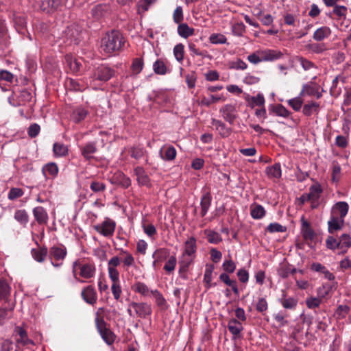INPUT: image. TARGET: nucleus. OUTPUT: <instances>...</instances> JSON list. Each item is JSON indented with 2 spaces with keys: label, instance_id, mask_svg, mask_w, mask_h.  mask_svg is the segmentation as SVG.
I'll use <instances>...</instances> for the list:
<instances>
[{
  "label": "nucleus",
  "instance_id": "1",
  "mask_svg": "<svg viewBox=\"0 0 351 351\" xmlns=\"http://www.w3.org/2000/svg\"><path fill=\"white\" fill-rule=\"evenodd\" d=\"M125 45V38L118 30L108 32L101 40V48L108 54L119 52Z\"/></svg>",
  "mask_w": 351,
  "mask_h": 351
},
{
  "label": "nucleus",
  "instance_id": "2",
  "mask_svg": "<svg viewBox=\"0 0 351 351\" xmlns=\"http://www.w3.org/2000/svg\"><path fill=\"white\" fill-rule=\"evenodd\" d=\"M73 273L76 279L84 282L85 280L94 276L95 267L93 263H87L84 260H77L73 263Z\"/></svg>",
  "mask_w": 351,
  "mask_h": 351
},
{
  "label": "nucleus",
  "instance_id": "3",
  "mask_svg": "<svg viewBox=\"0 0 351 351\" xmlns=\"http://www.w3.org/2000/svg\"><path fill=\"white\" fill-rule=\"evenodd\" d=\"M283 53L280 51L274 49L258 50L249 55L247 60L252 64H257L261 62L274 61L282 58Z\"/></svg>",
  "mask_w": 351,
  "mask_h": 351
},
{
  "label": "nucleus",
  "instance_id": "4",
  "mask_svg": "<svg viewBox=\"0 0 351 351\" xmlns=\"http://www.w3.org/2000/svg\"><path fill=\"white\" fill-rule=\"evenodd\" d=\"M326 245L328 249H338L341 253H346L351 247V237L348 234H342L338 239L328 236L326 239Z\"/></svg>",
  "mask_w": 351,
  "mask_h": 351
},
{
  "label": "nucleus",
  "instance_id": "5",
  "mask_svg": "<svg viewBox=\"0 0 351 351\" xmlns=\"http://www.w3.org/2000/svg\"><path fill=\"white\" fill-rule=\"evenodd\" d=\"M67 254L66 247L62 244H58L50 247L49 251V257L51 264L55 267H59L62 265L63 261Z\"/></svg>",
  "mask_w": 351,
  "mask_h": 351
},
{
  "label": "nucleus",
  "instance_id": "6",
  "mask_svg": "<svg viewBox=\"0 0 351 351\" xmlns=\"http://www.w3.org/2000/svg\"><path fill=\"white\" fill-rule=\"evenodd\" d=\"M32 98V93L24 88L18 93H13V94L8 97V102L13 106H24L27 102H29Z\"/></svg>",
  "mask_w": 351,
  "mask_h": 351
},
{
  "label": "nucleus",
  "instance_id": "7",
  "mask_svg": "<svg viewBox=\"0 0 351 351\" xmlns=\"http://www.w3.org/2000/svg\"><path fill=\"white\" fill-rule=\"evenodd\" d=\"M115 228V221L108 217H106L102 223L93 226L94 230L105 237H112L114 234Z\"/></svg>",
  "mask_w": 351,
  "mask_h": 351
},
{
  "label": "nucleus",
  "instance_id": "8",
  "mask_svg": "<svg viewBox=\"0 0 351 351\" xmlns=\"http://www.w3.org/2000/svg\"><path fill=\"white\" fill-rule=\"evenodd\" d=\"M96 326L102 339L108 344H112L114 341V335L106 327V322L103 318L95 319Z\"/></svg>",
  "mask_w": 351,
  "mask_h": 351
},
{
  "label": "nucleus",
  "instance_id": "9",
  "mask_svg": "<svg viewBox=\"0 0 351 351\" xmlns=\"http://www.w3.org/2000/svg\"><path fill=\"white\" fill-rule=\"evenodd\" d=\"M114 75V71L106 65H101L96 68L92 75L93 80L101 82L108 81Z\"/></svg>",
  "mask_w": 351,
  "mask_h": 351
},
{
  "label": "nucleus",
  "instance_id": "10",
  "mask_svg": "<svg viewBox=\"0 0 351 351\" xmlns=\"http://www.w3.org/2000/svg\"><path fill=\"white\" fill-rule=\"evenodd\" d=\"M319 86L314 82H308L302 86L301 92L300 93V96L308 95L314 96L317 99H319L322 97V92H319Z\"/></svg>",
  "mask_w": 351,
  "mask_h": 351
},
{
  "label": "nucleus",
  "instance_id": "11",
  "mask_svg": "<svg viewBox=\"0 0 351 351\" xmlns=\"http://www.w3.org/2000/svg\"><path fill=\"white\" fill-rule=\"evenodd\" d=\"M80 149L82 156L86 161H90L92 159H93V154L97 152L95 142H88L84 145L80 146Z\"/></svg>",
  "mask_w": 351,
  "mask_h": 351
},
{
  "label": "nucleus",
  "instance_id": "12",
  "mask_svg": "<svg viewBox=\"0 0 351 351\" xmlns=\"http://www.w3.org/2000/svg\"><path fill=\"white\" fill-rule=\"evenodd\" d=\"M348 209L349 206L347 202H339L332 206L330 215L344 220L345 217L348 214Z\"/></svg>",
  "mask_w": 351,
  "mask_h": 351
},
{
  "label": "nucleus",
  "instance_id": "13",
  "mask_svg": "<svg viewBox=\"0 0 351 351\" xmlns=\"http://www.w3.org/2000/svg\"><path fill=\"white\" fill-rule=\"evenodd\" d=\"M220 112L222 113L223 119L230 124L232 125L235 119L237 118V110L234 106L227 104L220 109Z\"/></svg>",
  "mask_w": 351,
  "mask_h": 351
},
{
  "label": "nucleus",
  "instance_id": "14",
  "mask_svg": "<svg viewBox=\"0 0 351 351\" xmlns=\"http://www.w3.org/2000/svg\"><path fill=\"white\" fill-rule=\"evenodd\" d=\"M195 258L182 254L179 261V274L182 278L186 277V273L190 266L193 264Z\"/></svg>",
  "mask_w": 351,
  "mask_h": 351
},
{
  "label": "nucleus",
  "instance_id": "15",
  "mask_svg": "<svg viewBox=\"0 0 351 351\" xmlns=\"http://www.w3.org/2000/svg\"><path fill=\"white\" fill-rule=\"evenodd\" d=\"M32 213L35 220L39 225H46L49 220V215L45 208L43 206H36Z\"/></svg>",
  "mask_w": 351,
  "mask_h": 351
},
{
  "label": "nucleus",
  "instance_id": "16",
  "mask_svg": "<svg viewBox=\"0 0 351 351\" xmlns=\"http://www.w3.org/2000/svg\"><path fill=\"white\" fill-rule=\"evenodd\" d=\"M59 172V168L56 162H50L45 164L42 168V173L46 179L55 178Z\"/></svg>",
  "mask_w": 351,
  "mask_h": 351
},
{
  "label": "nucleus",
  "instance_id": "17",
  "mask_svg": "<svg viewBox=\"0 0 351 351\" xmlns=\"http://www.w3.org/2000/svg\"><path fill=\"white\" fill-rule=\"evenodd\" d=\"M88 114V110L86 108L77 106L71 114V120L75 123H80L86 119Z\"/></svg>",
  "mask_w": 351,
  "mask_h": 351
},
{
  "label": "nucleus",
  "instance_id": "18",
  "mask_svg": "<svg viewBox=\"0 0 351 351\" xmlns=\"http://www.w3.org/2000/svg\"><path fill=\"white\" fill-rule=\"evenodd\" d=\"M197 249L196 239L193 237H191L184 242V249L182 254L195 258Z\"/></svg>",
  "mask_w": 351,
  "mask_h": 351
},
{
  "label": "nucleus",
  "instance_id": "19",
  "mask_svg": "<svg viewBox=\"0 0 351 351\" xmlns=\"http://www.w3.org/2000/svg\"><path fill=\"white\" fill-rule=\"evenodd\" d=\"M134 172L137 177V182L139 185L146 186L147 187L151 186L150 179L143 167H136L134 169Z\"/></svg>",
  "mask_w": 351,
  "mask_h": 351
},
{
  "label": "nucleus",
  "instance_id": "20",
  "mask_svg": "<svg viewBox=\"0 0 351 351\" xmlns=\"http://www.w3.org/2000/svg\"><path fill=\"white\" fill-rule=\"evenodd\" d=\"M159 154L162 159L171 161L176 158L177 152L172 145H164L160 148Z\"/></svg>",
  "mask_w": 351,
  "mask_h": 351
},
{
  "label": "nucleus",
  "instance_id": "21",
  "mask_svg": "<svg viewBox=\"0 0 351 351\" xmlns=\"http://www.w3.org/2000/svg\"><path fill=\"white\" fill-rule=\"evenodd\" d=\"M110 9L108 4H99L95 6L92 10L91 14L94 19L99 20L102 17L110 13Z\"/></svg>",
  "mask_w": 351,
  "mask_h": 351
},
{
  "label": "nucleus",
  "instance_id": "22",
  "mask_svg": "<svg viewBox=\"0 0 351 351\" xmlns=\"http://www.w3.org/2000/svg\"><path fill=\"white\" fill-rule=\"evenodd\" d=\"M132 306L134 309L136 313L141 317H145L151 315L152 308L146 303H132Z\"/></svg>",
  "mask_w": 351,
  "mask_h": 351
},
{
  "label": "nucleus",
  "instance_id": "23",
  "mask_svg": "<svg viewBox=\"0 0 351 351\" xmlns=\"http://www.w3.org/2000/svg\"><path fill=\"white\" fill-rule=\"evenodd\" d=\"M344 225V220L330 215L328 221V230L329 233L334 234L335 232L342 229Z\"/></svg>",
  "mask_w": 351,
  "mask_h": 351
},
{
  "label": "nucleus",
  "instance_id": "24",
  "mask_svg": "<svg viewBox=\"0 0 351 351\" xmlns=\"http://www.w3.org/2000/svg\"><path fill=\"white\" fill-rule=\"evenodd\" d=\"M269 112L284 118H287L291 114V112L282 104L270 105Z\"/></svg>",
  "mask_w": 351,
  "mask_h": 351
},
{
  "label": "nucleus",
  "instance_id": "25",
  "mask_svg": "<svg viewBox=\"0 0 351 351\" xmlns=\"http://www.w3.org/2000/svg\"><path fill=\"white\" fill-rule=\"evenodd\" d=\"M153 70L157 75H164L171 72L166 62L162 59H157L153 64Z\"/></svg>",
  "mask_w": 351,
  "mask_h": 351
},
{
  "label": "nucleus",
  "instance_id": "26",
  "mask_svg": "<svg viewBox=\"0 0 351 351\" xmlns=\"http://www.w3.org/2000/svg\"><path fill=\"white\" fill-rule=\"evenodd\" d=\"M302 234L306 241H313L315 238V232L310 223L304 218L302 219Z\"/></svg>",
  "mask_w": 351,
  "mask_h": 351
},
{
  "label": "nucleus",
  "instance_id": "27",
  "mask_svg": "<svg viewBox=\"0 0 351 351\" xmlns=\"http://www.w3.org/2000/svg\"><path fill=\"white\" fill-rule=\"evenodd\" d=\"M83 299L88 304H94L97 300V293L93 287H86L82 291Z\"/></svg>",
  "mask_w": 351,
  "mask_h": 351
},
{
  "label": "nucleus",
  "instance_id": "28",
  "mask_svg": "<svg viewBox=\"0 0 351 351\" xmlns=\"http://www.w3.org/2000/svg\"><path fill=\"white\" fill-rule=\"evenodd\" d=\"M212 197L210 192H206L203 194L201 197V215L204 217L209 210L211 205Z\"/></svg>",
  "mask_w": 351,
  "mask_h": 351
},
{
  "label": "nucleus",
  "instance_id": "29",
  "mask_svg": "<svg viewBox=\"0 0 351 351\" xmlns=\"http://www.w3.org/2000/svg\"><path fill=\"white\" fill-rule=\"evenodd\" d=\"M331 34V29L327 26H322L314 32L313 38L316 41H322L328 38Z\"/></svg>",
  "mask_w": 351,
  "mask_h": 351
},
{
  "label": "nucleus",
  "instance_id": "30",
  "mask_svg": "<svg viewBox=\"0 0 351 351\" xmlns=\"http://www.w3.org/2000/svg\"><path fill=\"white\" fill-rule=\"evenodd\" d=\"M265 173L270 179H278L281 177V166L280 163H275L274 165L267 167L265 169Z\"/></svg>",
  "mask_w": 351,
  "mask_h": 351
},
{
  "label": "nucleus",
  "instance_id": "31",
  "mask_svg": "<svg viewBox=\"0 0 351 351\" xmlns=\"http://www.w3.org/2000/svg\"><path fill=\"white\" fill-rule=\"evenodd\" d=\"M31 254L34 258L35 261L39 263L43 262L48 254V250L47 247H39L37 249H32L31 250Z\"/></svg>",
  "mask_w": 351,
  "mask_h": 351
},
{
  "label": "nucleus",
  "instance_id": "32",
  "mask_svg": "<svg viewBox=\"0 0 351 351\" xmlns=\"http://www.w3.org/2000/svg\"><path fill=\"white\" fill-rule=\"evenodd\" d=\"M266 210L262 205L254 204L250 206V215L254 219H261L265 216Z\"/></svg>",
  "mask_w": 351,
  "mask_h": 351
},
{
  "label": "nucleus",
  "instance_id": "33",
  "mask_svg": "<svg viewBox=\"0 0 351 351\" xmlns=\"http://www.w3.org/2000/svg\"><path fill=\"white\" fill-rule=\"evenodd\" d=\"M319 104L315 101H311L304 105L302 113L307 117L311 116L313 113L318 114L319 111Z\"/></svg>",
  "mask_w": 351,
  "mask_h": 351
},
{
  "label": "nucleus",
  "instance_id": "34",
  "mask_svg": "<svg viewBox=\"0 0 351 351\" xmlns=\"http://www.w3.org/2000/svg\"><path fill=\"white\" fill-rule=\"evenodd\" d=\"M169 255V252L167 249L160 248L156 250L152 255L153 258L154 259L153 262V265L154 267L159 265L160 263L167 258Z\"/></svg>",
  "mask_w": 351,
  "mask_h": 351
},
{
  "label": "nucleus",
  "instance_id": "35",
  "mask_svg": "<svg viewBox=\"0 0 351 351\" xmlns=\"http://www.w3.org/2000/svg\"><path fill=\"white\" fill-rule=\"evenodd\" d=\"M311 269L317 272L323 274L324 278L329 280L335 278L334 275L330 273L325 266L322 265L319 263H314L311 265Z\"/></svg>",
  "mask_w": 351,
  "mask_h": 351
},
{
  "label": "nucleus",
  "instance_id": "36",
  "mask_svg": "<svg viewBox=\"0 0 351 351\" xmlns=\"http://www.w3.org/2000/svg\"><path fill=\"white\" fill-rule=\"evenodd\" d=\"M14 332L19 336V338L16 339L17 343H22L24 346L34 344L33 341L28 338L26 330L23 328L19 326L16 327Z\"/></svg>",
  "mask_w": 351,
  "mask_h": 351
},
{
  "label": "nucleus",
  "instance_id": "37",
  "mask_svg": "<svg viewBox=\"0 0 351 351\" xmlns=\"http://www.w3.org/2000/svg\"><path fill=\"white\" fill-rule=\"evenodd\" d=\"M322 191L323 190L322 186L319 183H316L311 186L308 195H309L311 202H318Z\"/></svg>",
  "mask_w": 351,
  "mask_h": 351
},
{
  "label": "nucleus",
  "instance_id": "38",
  "mask_svg": "<svg viewBox=\"0 0 351 351\" xmlns=\"http://www.w3.org/2000/svg\"><path fill=\"white\" fill-rule=\"evenodd\" d=\"M280 302L282 306L287 309H293L298 304V300L293 298H287V294L282 291V298L280 299Z\"/></svg>",
  "mask_w": 351,
  "mask_h": 351
},
{
  "label": "nucleus",
  "instance_id": "39",
  "mask_svg": "<svg viewBox=\"0 0 351 351\" xmlns=\"http://www.w3.org/2000/svg\"><path fill=\"white\" fill-rule=\"evenodd\" d=\"M229 331L234 336L237 337L243 329L241 323L237 319H231L228 324Z\"/></svg>",
  "mask_w": 351,
  "mask_h": 351
},
{
  "label": "nucleus",
  "instance_id": "40",
  "mask_svg": "<svg viewBox=\"0 0 351 351\" xmlns=\"http://www.w3.org/2000/svg\"><path fill=\"white\" fill-rule=\"evenodd\" d=\"M213 125L219 131L220 135L223 137H228L230 135L232 130L227 128L226 124L221 121L213 119Z\"/></svg>",
  "mask_w": 351,
  "mask_h": 351
},
{
  "label": "nucleus",
  "instance_id": "41",
  "mask_svg": "<svg viewBox=\"0 0 351 351\" xmlns=\"http://www.w3.org/2000/svg\"><path fill=\"white\" fill-rule=\"evenodd\" d=\"M178 33L181 37L187 38L195 34V29L186 23H180L178 27Z\"/></svg>",
  "mask_w": 351,
  "mask_h": 351
},
{
  "label": "nucleus",
  "instance_id": "42",
  "mask_svg": "<svg viewBox=\"0 0 351 351\" xmlns=\"http://www.w3.org/2000/svg\"><path fill=\"white\" fill-rule=\"evenodd\" d=\"M204 233L210 243L218 244L222 241L221 235L214 230L206 229L204 230Z\"/></svg>",
  "mask_w": 351,
  "mask_h": 351
},
{
  "label": "nucleus",
  "instance_id": "43",
  "mask_svg": "<svg viewBox=\"0 0 351 351\" xmlns=\"http://www.w3.org/2000/svg\"><path fill=\"white\" fill-rule=\"evenodd\" d=\"M150 293L152 294L151 297H153L155 299L157 305L162 310H165L167 308L168 306L167 304L166 300L158 290H151Z\"/></svg>",
  "mask_w": 351,
  "mask_h": 351
},
{
  "label": "nucleus",
  "instance_id": "44",
  "mask_svg": "<svg viewBox=\"0 0 351 351\" xmlns=\"http://www.w3.org/2000/svg\"><path fill=\"white\" fill-rule=\"evenodd\" d=\"M53 152L56 156L64 157L68 155L69 149L64 144L55 143L53 145Z\"/></svg>",
  "mask_w": 351,
  "mask_h": 351
},
{
  "label": "nucleus",
  "instance_id": "45",
  "mask_svg": "<svg viewBox=\"0 0 351 351\" xmlns=\"http://www.w3.org/2000/svg\"><path fill=\"white\" fill-rule=\"evenodd\" d=\"M14 219L22 226H25L29 221V215L25 210H16L14 215Z\"/></svg>",
  "mask_w": 351,
  "mask_h": 351
},
{
  "label": "nucleus",
  "instance_id": "46",
  "mask_svg": "<svg viewBox=\"0 0 351 351\" xmlns=\"http://www.w3.org/2000/svg\"><path fill=\"white\" fill-rule=\"evenodd\" d=\"M66 86L67 88L74 91H83L85 89V86L83 84L71 78L67 80Z\"/></svg>",
  "mask_w": 351,
  "mask_h": 351
},
{
  "label": "nucleus",
  "instance_id": "47",
  "mask_svg": "<svg viewBox=\"0 0 351 351\" xmlns=\"http://www.w3.org/2000/svg\"><path fill=\"white\" fill-rule=\"evenodd\" d=\"M173 55L176 60L180 64H182L184 60V46L183 44H177L173 47Z\"/></svg>",
  "mask_w": 351,
  "mask_h": 351
},
{
  "label": "nucleus",
  "instance_id": "48",
  "mask_svg": "<svg viewBox=\"0 0 351 351\" xmlns=\"http://www.w3.org/2000/svg\"><path fill=\"white\" fill-rule=\"evenodd\" d=\"M66 62L73 73H77L80 71L82 66V63L77 59H73L71 57H66Z\"/></svg>",
  "mask_w": 351,
  "mask_h": 351
},
{
  "label": "nucleus",
  "instance_id": "49",
  "mask_svg": "<svg viewBox=\"0 0 351 351\" xmlns=\"http://www.w3.org/2000/svg\"><path fill=\"white\" fill-rule=\"evenodd\" d=\"M302 97V96L299 95L298 97L289 99L287 101L289 106H291L296 112L300 111L302 106L303 99Z\"/></svg>",
  "mask_w": 351,
  "mask_h": 351
},
{
  "label": "nucleus",
  "instance_id": "50",
  "mask_svg": "<svg viewBox=\"0 0 351 351\" xmlns=\"http://www.w3.org/2000/svg\"><path fill=\"white\" fill-rule=\"evenodd\" d=\"M143 60L142 58H135L132 63L131 69L134 74H139L143 68Z\"/></svg>",
  "mask_w": 351,
  "mask_h": 351
},
{
  "label": "nucleus",
  "instance_id": "51",
  "mask_svg": "<svg viewBox=\"0 0 351 351\" xmlns=\"http://www.w3.org/2000/svg\"><path fill=\"white\" fill-rule=\"evenodd\" d=\"M286 230L287 228L285 226L276 222L269 223L266 228V231L269 233L284 232H286Z\"/></svg>",
  "mask_w": 351,
  "mask_h": 351
},
{
  "label": "nucleus",
  "instance_id": "52",
  "mask_svg": "<svg viewBox=\"0 0 351 351\" xmlns=\"http://www.w3.org/2000/svg\"><path fill=\"white\" fill-rule=\"evenodd\" d=\"M296 60L300 64L304 71H308L313 68H316L315 64L313 62L307 60L304 57L297 56Z\"/></svg>",
  "mask_w": 351,
  "mask_h": 351
},
{
  "label": "nucleus",
  "instance_id": "53",
  "mask_svg": "<svg viewBox=\"0 0 351 351\" xmlns=\"http://www.w3.org/2000/svg\"><path fill=\"white\" fill-rule=\"evenodd\" d=\"M24 194V191L21 188L12 187L10 189L8 194V198L10 200H15L21 197H22Z\"/></svg>",
  "mask_w": 351,
  "mask_h": 351
},
{
  "label": "nucleus",
  "instance_id": "54",
  "mask_svg": "<svg viewBox=\"0 0 351 351\" xmlns=\"http://www.w3.org/2000/svg\"><path fill=\"white\" fill-rule=\"evenodd\" d=\"M106 186L104 182L98 180H93L90 183V189L94 193H101L106 190Z\"/></svg>",
  "mask_w": 351,
  "mask_h": 351
},
{
  "label": "nucleus",
  "instance_id": "55",
  "mask_svg": "<svg viewBox=\"0 0 351 351\" xmlns=\"http://www.w3.org/2000/svg\"><path fill=\"white\" fill-rule=\"evenodd\" d=\"M209 40L212 44H225L227 43L226 37L221 34H213L209 37Z\"/></svg>",
  "mask_w": 351,
  "mask_h": 351
},
{
  "label": "nucleus",
  "instance_id": "56",
  "mask_svg": "<svg viewBox=\"0 0 351 351\" xmlns=\"http://www.w3.org/2000/svg\"><path fill=\"white\" fill-rule=\"evenodd\" d=\"M45 3L50 9L48 10L47 12H50L51 10H57L59 8H60L62 5L61 0H45L43 1L42 7L44 6Z\"/></svg>",
  "mask_w": 351,
  "mask_h": 351
},
{
  "label": "nucleus",
  "instance_id": "57",
  "mask_svg": "<svg viewBox=\"0 0 351 351\" xmlns=\"http://www.w3.org/2000/svg\"><path fill=\"white\" fill-rule=\"evenodd\" d=\"M232 31L234 35L242 36L245 32V26L243 22L236 23L232 26Z\"/></svg>",
  "mask_w": 351,
  "mask_h": 351
},
{
  "label": "nucleus",
  "instance_id": "58",
  "mask_svg": "<svg viewBox=\"0 0 351 351\" xmlns=\"http://www.w3.org/2000/svg\"><path fill=\"white\" fill-rule=\"evenodd\" d=\"M121 254L125 255V257L123 260V266L128 269L129 267L134 265L135 261L133 256L127 251L121 250Z\"/></svg>",
  "mask_w": 351,
  "mask_h": 351
},
{
  "label": "nucleus",
  "instance_id": "59",
  "mask_svg": "<svg viewBox=\"0 0 351 351\" xmlns=\"http://www.w3.org/2000/svg\"><path fill=\"white\" fill-rule=\"evenodd\" d=\"M177 263V259L175 256H171L168 258L165 266L164 269L167 272H171L175 269Z\"/></svg>",
  "mask_w": 351,
  "mask_h": 351
},
{
  "label": "nucleus",
  "instance_id": "60",
  "mask_svg": "<svg viewBox=\"0 0 351 351\" xmlns=\"http://www.w3.org/2000/svg\"><path fill=\"white\" fill-rule=\"evenodd\" d=\"M306 304L309 308H315L319 307L320 305L322 300L319 298L311 296L306 299Z\"/></svg>",
  "mask_w": 351,
  "mask_h": 351
},
{
  "label": "nucleus",
  "instance_id": "61",
  "mask_svg": "<svg viewBox=\"0 0 351 351\" xmlns=\"http://www.w3.org/2000/svg\"><path fill=\"white\" fill-rule=\"evenodd\" d=\"M215 269L213 264H206L204 276V280L206 283L209 284L212 280V274Z\"/></svg>",
  "mask_w": 351,
  "mask_h": 351
},
{
  "label": "nucleus",
  "instance_id": "62",
  "mask_svg": "<svg viewBox=\"0 0 351 351\" xmlns=\"http://www.w3.org/2000/svg\"><path fill=\"white\" fill-rule=\"evenodd\" d=\"M332 14L339 18H345L347 14V8L344 5H336L333 7Z\"/></svg>",
  "mask_w": 351,
  "mask_h": 351
},
{
  "label": "nucleus",
  "instance_id": "63",
  "mask_svg": "<svg viewBox=\"0 0 351 351\" xmlns=\"http://www.w3.org/2000/svg\"><path fill=\"white\" fill-rule=\"evenodd\" d=\"M222 268L226 273L231 274L236 269V265L234 263V261L231 258H230L228 260H226L223 262L222 265Z\"/></svg>",
  "mask_w": 351,
  "mask_h": 351
},
{
  "label": "nucleus",
  "instance_id": "64",
  "mask_svg": "<svg viewBox=\"0 0 351 351\" xmlns=\"http://www.w3.org/2000/svg\"><path fill=\"white\" fill-rule=\"evenodd\" d=\"M1 351H20L19 348L12 341L5 340L2 343Z\"/></svg>",
  "mask_w": 351,
  "mask_h": 351
}]
</instances>
